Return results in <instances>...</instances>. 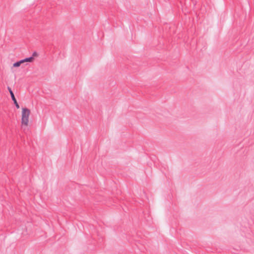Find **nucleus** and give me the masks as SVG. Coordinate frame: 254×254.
<instances>
[{"label": "nucleus", "mask_w": 254, "mask_h": 254, "mask_svg": "<svg viewBox=\"0 0 254 254\" xmlns=\"http://www.w3.org/2000/svg\"><path fill=\"white\" fill-rule=\"evenodd\" d=\"M38 53H37V52H34V53H33V54H32V57H33V58L34 59V57H38Z\"/></svg>", "instance_id": "20e7f679"}, {"label": "nucleus", "mask_w": 254, "mask_h": 254, "mask_svg": "<svg viewBox=\"0 0 254 254\" xmlns=\"http://www.w3.org/2000/svg\"><path fill=\"white\" fill-rule=\"evenodd\" d=\"M34 59L33 57H30L28 58H26L24 60H21L19 62H17L13 64V66L15 67H19L22 64H23L26 62H30L32 63L34 61Z\"/></svg>", "instance_id": "f03ea898"}, {"label": "nucleus", "mask_w": 254, "mask_h": 254, "mask_svg": "<svg viewBox=\"0 0 254 254\" xmlns=\"http://www.w3.org/2000/svg\"><path fill=\"white\" fill-rule=\"evenodd\" d=\"M21 110V126L22 128L25 129L29 126L31 111L27 108H22Z\"/></svg>", "instance_id": "f257e3e1"}, {"label": "nucleus", "mask_w": 254, "mask_h": 254, "mask_svg": "<svg viewBox=\"0 0 254 254\" xmlns=\"http://www.w3.org/2000/svg\"><path fill=\"white\" fill-rule=\"evenodd\" d=\"M9 92H10L12 99L14 101V103L16 108L18 109L19 108V106L18 103L17 102V101L14 97V94L11 89H9Z\"/></svg>", "instance_id": "7ed1b4c3"}]
</instances>
